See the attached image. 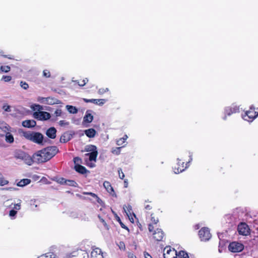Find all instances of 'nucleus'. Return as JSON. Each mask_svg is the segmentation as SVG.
<instances>
[{"instance_id": "obj_1", "label": "nucleus", "mask_w": 258, "mask_h": 258, "mask_svg": "<svg viewBox=\"0 0 258 258\" xmlns=\"http://www.w3.org/2000/svg\"><path fill=\"white\" fill-rule=\"evenodd\" d=\"M23 136L26 139L38 144H41L43 142V136L39 132L32 131L23 132Z\"/></svg>"}, {"instance_id": "obj_2", "label": "nucleus", "mask_w": 258, "mask_h": 258, "mask_svg": "<svg viewBox=\"0 0 258 258\" xmlns=\"http://www.w3.org/2000/svg\"><path fill=\"white\" fill-rule=\"evenodd\" d=\"M255 107L252 105L249 109L245 111L244 115H242V118L248 121H252L258 116V112L255 110Z\"/></svg>"}, {"instance_id": "obj_3", "label": "nucleus", "mask_w": 258, "mask_h": 258, "mask_svg": "<svg viewBox=\"0 0 258 258\" xmlns=\"http://www.w3.org/2000/svg\"><path fill=\"white\" fill-rule=\"evenodd\" d=\"M47 161L52 158L58 152V148L55 146H48L42 149Z\"/></svg>"}, {"instance_id": "obj_4", "label": "nucleus", "mask_w": 258, "mask_h": 258, "mask_svg": "<svg viewBox=\"0 0 258 258\" xmlns=\"http://www.w3.org/2000/svg\"><path fill=\"white\" fill-rule=\"evenodd\" d=\"M33 158L35 163L38 164L43 163L47 161L45 155L42 149L37 151L33 154Z\"/></svg>"}, {"instance_id": "obj_5", "label": "nucleus", "mask_w": 258, "mask_h": 258, "mask_svg": "<svg viewBox=\"0 0 258 258\" xmlns=\"http://www.w3.org/2000/svg\"><path fill=\"white\" fill-rule=\"evenodd\" d=\"M189 162L190 161L185 162L182 159H178L177 162L174 167L175 172L177 173L183 171L187 168L188 164Z\"/></svg>"}, {"instance_id": "obj_6", "label": "nucleus", "mask_w": 258, "mask_h": 258, "mask_svg": "<svg viewBox=\"0 0 258 258\" xmlns=\"http://www.w3.org/2000/svg\"><path fill=\"white\" fill-rule=\"evenodd\" d=\"M87 151H91V153H87L85 154L86 156H89V159L90 161H96L98 155V151L97 147L95 145H90L86 149Z\"/></svg>"}, {"instance_id": "obj_7", "label": "nucleus", "mask_w": 258, "mask_h": 258, "mask_svg": "<svg viewBox=\"0 0 258 258\" xmlns=\"http://www.w3.org/2000/svg\"><path fill=\"white\" fill-rule=\"evenodd\" d=\"M237 230L240 235L247 236L250 234V230L248 225L244 222H241L238 225Z\"/></svg>"}, {"instance_id": "obj_8", "label": "nucleus", "mask_w": 258, "mask_h": 258, "mask_svg": "<svg viewBox=\"0 0 258 258\" xmlns=\"http://www.w3.org/2000/svg\"><path fill=\"white\" fill-rule=\"evenodd\" d=\"M244 248V245L238 242H231L228 246V249L232 252H238L241 251Z\"/></svg>"}, {"instance_id": "obj_9", "label": "nucleus", "mask_w": 258, "mask_h": 258, "mask_svg": "<svg viewBox=\"0 0 258 258\" xmlns=\"http://www.w3.org/2000/svg\"><path fill=\"white\" fill-rule=\"evenodd\" d=\"M35 118L39 120H46L49 119L51 115L49 113L46 111H35L33 113Z\"/></svg>"}, {"instance_id": "obj_10", "label": "nucleus", "mask_w": 258, "mask_h": 258, "mask_svg": "<svg viewBox=\"0 0 258 258\" xmlns=\"http://www.w3.org/2000/svg\"><path fill=\"white\" fill-rule=\"evenodd\" d=\"M199 235L202 241L208 240L211 236L209 229L206 227H203L199 230Z\"/></svg>"}, {"instance_id": "obj_11", "label": "nucleus", "mask_w": 258, "mask_h": 258, "mask_svg": "<svg viewBox=\"0 0 258 258\" xmlns=\"http://www.w3.org/2000/svg\"><path fill=\"white\" fill-rule=\"evenodd\" d=\"M239 112V106L234 105H232L230 106H228L225 108V117H224V119H226L227 116H230L233 113H236Z\"/></svg>"}, {"instance_id": "obj_12", "label": "nucleus", "mask_w": 258, "mask_h": 258, "mask_svg": "<svg viewBox=\"0 0 258 258\" xmlns=\"http://www.w3.org/2000/svg\"><path fill=\"white\" fill-rule=\"evenodd\" d=\"M152 233L153 239L157 241H162L164 238V233L163 230L160 228H157L156 230H153Z\"/></svg>"}, {"instance_id": "obj_13", "label": "nucleus", "mask_w": 258, "mask_h": 258, "mask_svg": "<svg viewBox=\"0 0 258 258\" xmlns=\"http://www.w3.org/2000/svg\"><path fill=\"white\" fill-rule=\"evenodd\" d=\"M166 252L164 253V258H177V251L174 249H171L170 247H166L164 249Z\"/></svg>"}, {"instance_id": "obj_14", "label": "nucleus", "mask_w": 258, "mask_h": 258, "mask_svg": "<svg viewBox=\"0 0 258 258\" xmlns=\"http://www.w3.org/2000/svg\"><path fill=\"white\" fill-rule=\"evenodd\" d=\"M103 186L107 191L112 197H116L117 196L112 187L111 183L107 181H105L103 183Z\"/></svg>"}, {"instance_id": "obj_15", "label": "nucleus", "mask_w": 258, "mask_h": 258, "mask_svg": "<svg viewBox=\"0 0 258 258\" xmlns=\"http://www.w3.org/2000/svg\"><path fill=\"white\" fill-rule=\"evenodd\" d=\"M91 258H104L101 249L99 248L93 249L91 252Z\"/></svg>"}, {"instance_id": "obj_16", "label": "nucleus", "mask_w": 258, "mask_h": 258, "mask_svg": "<svg viewBox=\"0 0 258 258\" xmlns=\"http://www.w3.org/2000/svg\"><path fill=\"white\" fill-rule=\"evenodd\" d=\"M84 101L86 103H93L95 104L99 105H103L105 102V99H88L86 98L83 99Z\"/></svg>"}, {"instance_id": "obj_17", "label": "nucleus", "mask_w": 258, "mask_h": 258, "mask_svg": "<svg viewBox=\"0 0 258 258\" xmlns=\"http://www.w3.org/2000/svg\"><path fill=\"white\" fill-rule=\"evenodd\" d=\"M93 119V116L91 113H88V111L86 112L85 115L83 118V124L85 126H87L88 125L86 124V123H91Z\"/></svg>"}, {"instance_id": "obj_18", "label": "nucleus", "mask_w": 258, "mask_h": 258, "mask_svg": "<svg viewBox=\"0 0 258 258\" xmlns=\"http://www.w3.org/2000/svg\"><path fill=\"white\" fill-rule=\"evenodd\" d=\"M151 220L152 223H150L148 225V230L149 232H153V230L155 229V227L154 226V225H156L159 222V220L157 218H155L153 216V214H152L151 215Z\"/></svg>"}, {"instance_id": "obj_19", "label": "nucleus", "mask_w": 258, "mask_h": 258, "mask_svg": "<svg viewBox=\"0 0 258 258\" xmlns=\"http://www.w3.org/2000/svg\"><path fill=\"white\" fill-rule=\"evenodd\" d=\"M72 135L68 132L63 133L60 137L59 141L62 143H66L71 140Z\"/></svg>"}, {"instance_id": "obj_20", "label": "nucleus", "mask_w": 258, "mask_h": 258, "mask_svg": "<svg viewBox=\"0 0 258 258\" xmlns=\"http://www.w3.org/2000/svg\"><path fill=\"white\" fill-rule=\"evenodd\" d=\"M56 130L54 127L49 128L46 132V135L50 139H54L56 138Z\"/></svg>"}, {"instance_id": "obj_21", "label": "nucleus", "mask_w": 258, "mask_h": 258, "mask_svg": "<svg viewBox=\"0 0 258 258\" xmlns=\"http://www.w3.org/2000/svg\"><path fill=\"white\" fill-rule=\"evenodd\" d=\"M74 168L77 172H78L80 174H84L89 172L86 168L85 167H84L80 164L75 165Z\"/></svg>"}, {"instance_id": "obj_22", "label": "nucleus", "mask_w": 258, "mask_h": 258, "mask_svg": "<svg viewBox=\"0 0 258 258\" xmlns=\"http://www.w3.org/2000/svg\"><path fill=\"white\" fill-rule=\"evenodd\" d=\"M25 158L23 159V160L24 161L25 163L28 165H31L35 162V160L33 158V154L32 156H30L28 154H26Z\"/></svg>"}, {"instance_id": "obj_23", "label": "nucleus", "mask_w": 258, "mask_h": 258, "mask_svg": "<svg viewBox=\"0 0 258 258\" xmlns=\"http://www.w3.org/2000/svg\"><path fill=\"white\" fill-rule=\"evenodd\" d=\"M36 122L34 120H26L22 122V125L24 127L30 128L35 126Z\"/></svg>"}, {"instance_id": "obj_24", "label": "nucleus", "mask_w": 258, "mask_h": 258, "mask_svg": "<svg viewBox=\"0 0 258 258\" xmlns=\"http://www.w3.org/2000/svg\"><path fill=\"white\" fill-rule=\"evenodd\" d=\"M84 132L85 135L90 138H94L96 134V130L93 128L86 130Z\"/></svg>"}, {"instance_id": "obj_25", "label": "nucleus", "mask_w": 258, "mask_h": 258, "mask_svg": "<svg viewBox=\"0 0 258 258\" xmlns=\"http://www.w3.org/2000/svg\"><path fill=\"white\" fill-rule=\"evenodd\" d=\"M26 154V153L23 151L17 150L15 152L14 157L17 159L23 160V159L25 158L24 156Z\"/></svg>"}, {"instance_id": "obj_26", "label": "nucleus", "mask_w": 258, "mask_h": 258, "mask_svg": "<svg viewBox=\"0 0 258 258\" xmlns=\"http://www.w3.org/2000/svg\"><path fill=\"white\" fill-rule=\"evenodd\" d=\"M83 194L84 195H90L92 197L95 198L96 201H97V202L99 204H101V203H102V201L101 200V199L99 197H98L97 195H96L94 193H93V192H86V191H84V192H83Z\"/></svg>"}, {"instance_id": "obj_27", "label": "nucleus", "mask_w": 258, "mask_h": 258, "mask_svg": "<svg viewBox=\"0 0 258 258\" xmlns=\"http://www.w3.org/2000/svg\"><path fill=\"white\" fill-rule=\"evenodd\" d=\"M154 206V203L152 201H146L145 204V209L147 212L152 210Z\"/></svg>"}, {"instance_id": "obj_28", "label": "nucleus", "mask_w": 258, "mask_h": 258, "mask_svg": "<svg viewBox=\"0 0 258 258\" xmlns=\"http://www.w3.org/2000/svg\"><path fill=\"white\" fill-rule=\"evenodd\" d=\"M46 101L47 103L50 105L58 104L59 103V101L58 100L50 97H47L46 98Z\"/></svg>"}, {"instance_id": "obj_29", "label": "nucleus", "mask_w": 258, "mask_h": 258, "mask_svg": "<svg viewBox=\"0 0 258 258\" xmlns=\"http://www.w3.org/2000/svg\"><path fill=\"white\" fill-rule=\"evenodd\" d=\"M31 182V180L28 178L23 179L21 180L18 183V186H24L29 184Z\"/></svg>"}, {"instance_id": "obj_30", "label": "nucleus", "mask_w": 258, "mask_h": 258, "mask_svg": "<svg viewBox=\"0 0 258 258\" xmlns=\"http://www.w3.org/2000/svg\"><path fill=\"white\" fill-rule=\"evenodd\" d=\"M5 140L7 143H13L14 141V137L10 133H7Z\"/></svg>"}, {"instance_id": "obj_31", "label": "nucleus", "mask_w": 258, "mask_h": 258, "mask_svg": "<svg viewBox=\"0 0 258 258\" xmlns=\"http://www.w3.org/2000/svg\"><path fill=\"white\" fill-rule=\"evenodd\" d=\"M37 258H58L57 256L53 252H48L45 255H41Z\"/></svg>"}, {"instance_id": "obj_32", "label": "nucleus", "mask_w": 258, "mask_h": 258, "mask_svg": "<svg viewBox=\"0 0 258 258\" xmlns=\"http://www.w3.org/2000/svg\"><path fill=\"white\" fill-rule=\"evenodd\" d=\"M115 219H116V221L119 222V223L120 224V226L121 227V228H122L123 229H125V230H126L127 231H129V229L128 228V227L127 226H126L121 222V220L120 218H119V217L116 214H115Z\"/></svg>"}, {"instance_id": "obj_33", "label": "nucleus", "mask_w": 258, "mask_h": 258, "mask_svg": "<svg viewBox=\"0 0 258 258\" xmlns=\"http://www.w3.org/2000/svg\"><path fill=\"white\" fill-rule=\"evenodd\" d=\"M67 108L68 109V111L71 113H77L78 112L77 108L73 106L72 105H67Z\"/></svg>"}, {"instance_id": "obj_34", "label": "nucleus", "mask_w": 258, "mask_h": 258, "mask_svg": "<svg viewBox=\"0 0 258 258\" xmlns=\"http://www.w3.org/2000/svg\"><path fill=\"white\" fill-rule=\"evenodd\" d=\"M178 258H189L188 255L185 251L181 250L177 254Z\"/></svg>"}, {"instance_id": "obj_35", "label": "nucleus", "mask_w": 258, "mask_h": 258, "mask_svg": "<svg viewBox=\"0 0 258 258\" xmlns=\"http://www.w3.org/2000/svg\"><path fill=\"white\" fill-rule=\"evenodd\" d=\"M66 185L73 187H78V183L75 180L70 179H67Z\"/></svg>"}, {"instance_id": "obj_36", "label": "nucleus", "mask_w": 258, "mask_h": 258, "mask_svg": "<svg viewBox=\"0 0 258 258\" xmlns=\"http://www.w3.org/2000/svg\"><path fill=\"white\" fill-rule=\"evenodd\" d=\"M11 70L10 67L9 66H2L1 67V70L5 73L9 72Z\"/></svg>"}, {"instance_id": "obj_37", "label": "nucleus", "mask_w": 258, "mask_h": 258, "mask_svg": "<svg viewBox=\"0 0 258 258\" xmlns=\"http://www.w3.org/2000/svg\"><path fill=\"white\" fill-rule=\"evenodd\" d=\"M98 218L99 219L100 222L103 224L106 229L108 230L109 229V226L107 224L105 221L100 216H98Z\"/></svg>"}, {"instance_id": "obj_38", "label": "nucleus", "mask_w": 258, "mask_h": 258, "mask_svg": "<svg viewBox=\"0 0 258 258\" xmlns=\"http://www.w3.org/2000/svg\"><path fill=\"white\" fill-rule=\"evenodd\" d=\"M43 76L45 78H50L51 76L50 72L48 70H44L43 71Z\"/></svg>"}, {"instance_id": "obj_39", "label": "nucleus", "mask_w": 258, "mask_h": 258, "mask_svg": "<svg viewBox=\"0 0 258 258\" xmlns=\"http://www.w3.org/2000/svg\"><path fill=\"white\" fill-rule=\"evenodd\" d=\"M2 174L0 173V185H5L8 183V181L7 180L4 179L2 177Z\"/></svg>"}, {"instance_id": "obj_40", "label": "nucleus", "mask_w": 258, "mask_h": 258, "mask_svg": "<svg viewBox=\"0 0 258 258\" xmlns=\"http://www.w3.org/2000/svg\"><path fill=\"white\" fill-rule=\"evenodd\" d=\"M21 87L25 90L29 88V85L25 82L21 81L20 82Z\"/></svg>"}, {"instance_id": "obj_41", "label": "nucleus", "mask_w": 258, "mask_h": 258, "mask_svg": "<svg viewBox=\"0 0 258 258\" xmlns=\"http://www.w3.org/2000/svg\"><path fill=\"white\" fill-rule=\"evenodd\" d=\"M125 139L121 138L116 141V144L118 146H122V147H123V144L125 142Z\"/></svg>"}, {"instance_id": "obj_42", "label": "nucleus", "mask_w": 258, "mask_h": 258, "mask_svg": "<svg viewBox=\"0 0 258 258\" xmlns=\"http://www.w3.org/2000/svg\"><path fill=\"white\" fill-rule=\"evenodd\" d=\"M108 91H109V90L107 88H100L98 90V92L99 94H103L105 93L108 92Z\"/></svg>"}, {"instance_id": "obj_43", "label": "nucleus", "mask_w": 258, "mask_h": 258, "mask_svg": "<svg viewBox=\"0 0 258 258\" xmlns=\"http://www.w3.org/2000/svg\"><path fill=\"white\" fill-rule=\"evenodd\" d=\"M2 80L5 82H8L12 80V77L10 76H3Z\"/></svg>"}, {"instance_id": "obj_44", "label": "nucleus", "mask_w": 258, "mask_h": 258, "mask_svg": "<svg viewBox=\"0 0 258 258\" xmlns=\"http://www.w3.org/2000/svg\"><path fill=\"white\" fill-rule=\"evenodd\" d=\"M75 165L80 164L81 163V159L79 157H76L73 159Z\"/></svg>"}, {"instance_id": "obj_45", "label": "nucleus", "mask_w": 258, "mask_h": 258, "mask_svg": "<svg viewBox=\"0 0 258 258\" xmlns=\"http://www.w3.org/2000/svg\"><path fill=\"white\" fill-rule=\"evenodd\" d=\"M67 179L61 177L58 179L57 182L60 183V184H66Z\"/></svg>"}, {"instance_id": "obj_46", "label": "nucleus", "mask_w": 258, "mask_h": 258, "mask_svg": "<svg viewBox=\"0 0 258 258\" xmlns=\"http://www.w3.org/2000/svg\"><path fill=\"white\" fill-rule=\"evenodd\" d=\"M118 172L119 178L121 179H123V178L124 177V174L123 172L122 171V169L120 168L118 169Z\"/></svg>"}, {"instance_id": "obj_47", "label": "nucleus", "mask_w": 258, "mask_h": 258, "mask_svg": "<svg viewBox=\"0 0 258 258\" xmlns=\"http://www.w3.org/2000/svg\"><path fill=\"white\" fill-rule=\"evenodd\" d=\"M88 82V80L87 79H83V80H80V81H78V85L80 86H84L86 83Z\"/></svg>"}, {"instance_id": "obj_48", "label": "nucleus", "mask_w": 258, "mask_h": 258, "mask_svg": "<svg viewBox=\"0 0 258 258\" xmlns=\"http://www.w3.org/2000/svg\"><path fill=\"white\" fill-rule=\"evenodd\" d=\"M11 108L10 106H9L8 105H4L3 106V109L5 111H7V112H10L11 111V108Z\"/></svg>"}, {"instance_id": "obj_49", "label": "nucleus", "mask_w": 258, "mask_h": 258, "mask_svg": "<svg viewBox=\"0 0 258 258\" xmlns=\"http://www.w3.org/2000/svg\"><path fill=\"white\" fill-rule=\"evenodd\" d=\"M62 111L60 109H56L54 112V114L56 116H60L61 115Z\"/></svg>"}, {"instance_id": "obj_50", "label": "nucleus", "mask_w": 258, "mask_h": 258, "mask_svg": "<svg viewBox=\"0 0 258 258\" xmlns=\"http://www.w3.org/2000/svg\"><path fill=\"white\" fill-rule=\"evenodd\" d=\"M59 125L61 126L67 125L69 124L68 122H66L65 120H60L58 122Z\"/></svg>"}, {"instance_id": "obj_51", "label": "nucleus", "mask_w": 258, "mask_h": 258, "mask_svg": "<svg viewBox=\"0 0 258 258\" xmlns=\"http://www.w3.org/2000/svg\"><path fill=\"white\" fill-rule=\"evenodd\" d=\"M17 213V211L16 210H11L10 211L9 216L10 217H14L16 215Z\"/></svg>"}, {"instance_id": "obj_52", "label": "nucleus", "mask_w": 258, "mask_h": 258, "mask_svg": "<svg viewBox=\"0 0 258 258\" xmlns=\"http://www.w3.org/2000/svg\"><path fill=\"white\" fill-rule=\"evenodd\" d=\"M118 246H119V248L121 249L124 250L125 248V246L124 243L122 241L119 242Z\"/></svg>"}, {"instance_id": "obj_53", "label": "nucleus", "mask_w": 258, "mask_h": 258, "mask_svg": "<svg viewBox=\"0 0 258 258\" xmlns=\"http://www.w3.org/2000/svg\"><path fill=\"white\" fill-rule=\"evenodd\" d=\"M121 147H122L116 148L115 150H114V151H112V152L113 153L116 154V155L119 154H120V149H121Z\"/></svg>"}, {"instance_id": "obj_54", "label": "nucleus", "mask_w": 258, "mask_h": 258, "mask_svg": "<svg viewBox=\"0 0 258 258\" xmlns=\"http://www.w3.org/2000/svg\"><path fill=\"white\" fill-rule=\"evenodd\" d=\"M42 109V107L40 105L37 104L35 105V107L34 108V110H37L38 111H40V110Z\"/></svg>"}, {"instance_id": "obj_55", "label": "nucleus", "mask_w": 258, "mask_h": 258, "mask_svg": "<svg viewBox=\"0 0 258 258\" xmlns=\"http://www.w3.org/2000/svg\"><path fill=\"white\" fill-rule=\"evenodd\" d=\"M21 208V205L20 203L16 204L15 205L14 209L16 210H19Z\"/></svg>"}, {"instance_id": "obj_56", "label": "nucleus", "mask_w": 258, "mask_h": 258, "mask_svg": "<svg viewBox=\"0 0 258 258\" xmlns=\"http://www.w3.org/2000/svg\"><path fill=\"white\" fill-rule=\"evenodd\" d=\"M81 250L78 251L77 255H76V256L78 258H82L83 257V255H82L81 253L80 252Z\"/></svg>"}, {"instance_id": "obj_57", "label": "nucleus", "mask_w": 258, "mask_h": 258, "mask_svg": "<svg viewBox=\"0 0 258 258\" xmlns=\"http://www.w3.org/2000/svg\"><path fill=\"white\" fill-rule=\"evenodd\" d=\"M128 186V181H127V179H124V187L125 188H126Z\"/></svg>"}, {"instance_id": "obj_58", "label": "nucleus", "mask_w": 258, "mask_h": 258, "mask_svg": "<svg viewBox=\"0 0 258 258\" xmlns=\"http://www.w3.org/2000/svg\"><path fill=\"white\" fill-rule=\"evenodd\" d=\"M145 256L146 258H152V256L148 253H145Z\"/></svg>"}, {"instance_id": "obj_59", "label": "nucleus", "mask_w": 258, "mask_h": 258, "mask_svg": "<svg viewBox=\"0 0 258 258\" xmlns=\"http://www.w3.org/2000/svg\"><path fill=\"white\" fill-rule=\"evenodd\" d=\"M129 257L130 258H137V257L136 256V255H135L134 254H131L130 255H129Z\"/></svg>"}, {"instance_id": "obj_60", "label": "nucleus", "mask_w": 258, "mask_h": 258, "mask_svg": "<svg viewBox=\"0 0 258 258\" xmlns=\"http://www.w3.org/2000/svg\"><path fill=\"white\" fill-rule=\"evenodd\" d=\"M122 138L125 139V141H126V140L127 139V136L126 135H124L123 137H122Z\"/></svg>"}, {"instance_id": "obj_61", "label": "nucleus", "mask_w": 258, "mask_h": 258, "mask_svg": "<svg viewBox=\"0 0 258 258\" xmlns=\"http://www.w3.org/2000/svg\"><path fill=\"white\" fill-rule=\"evenodd\" d=\"M199 228V225H196L195 226V229H198Z\"/></svg>"}, {"instance_id": "obj_62", "label": "nucleus", "mask_w": 258, "mask_h": 258, "mask_svg": "<svg viewBox=\"0 0 258 258\" xmlns=\"http://www.w3.org/2000/svg\"><path fill=\"white\" fill-rule=\"evenodd\" d=\"M139 227H140V229L142 230V229H141V224H140V226H139Z\"/></svg>"}]
</instances>
